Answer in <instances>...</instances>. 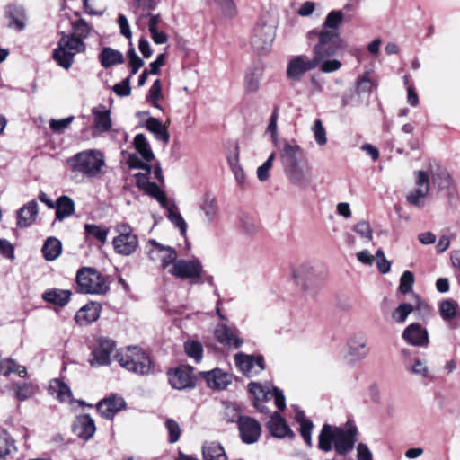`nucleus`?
Masks as SVG:
<instances>
[{
    "label": "nucleus",
    "mask_w": 460,
    "mask_h": 460,
    "mask_svg": "<svg viewBox=\"0 0 460 460\" xmlns=\"http://www.w3.org/2000/svg\"><path fill=\"white\" fill-rule=\"evenodd\" d=\"M312 58L301 54L293 57L288 63L287 76L289 80L299 82L304 75L315 68H320L323 73H332L341 67V62L332 58V55L322 47L313 42Z\"/></svg>",
    "instance_id": "nucleus-1"
},
{
    "label": "nucleus",
    "mask_w": 460,
    "mask_h": 460,
    "mask_svg": "<svg viewBox=\"0 0 460 460\" xmlns=\"http://www.w3.org/2000/svg\"><path fill=\"white\" fill-rule=\"evenodd\" d=\"M66 164L75 177L93 180L104 173L105 155L99 149L81 151L67 158Z\"/></svg>",
    "instance_id": "nucleus-2"
},
{
    "label": "nucleus",
    "mask_w": 460,
    "mask_h": 460,
    "mask_svg": "<svg viewBox=\"0 0 460 460\" xmlns=\"http://www.w3.org/2000/svg\"><path fill=\"white\" fill-rule=\"evenodd\" d=\"M342 18L341 11L329 13L320 30H313L307 33L308 40L316 43L334 57L341 47L339 26Z\"/></svg>",
    "instance_id": "nucleus-3"
},
{
    "label": "nucleus",
    "mask_w": 460,
    "mask_h": 460,
    "mask_svg": "<svg viewBox=\"0 0 460 460\" xmlns=\"http://www.w3.org/2000/svg\"><path fill=\"white\" fill-rule=\"evenodd\" d=\"M118 363L125 369L138 376H148L154 373V365L142 349L128 347L115 355Z\"/></svg>",
    "instance_id": "nucleus-4"
},
{
    "label": "nucleus",
    "mask_w": 460,
    "mask_h": 460,
    "mask_svg": "<svg viewBox=\"0 0 460 460\" xmlns=\"http://www.w3.org/2000/svg\"><path fill=\"white\" fill-rule=\"evenodd\" d=\"M77 291L82 294L105 295L110 290L108 277L97 270L83 267L76 273Z\"/></svg>",
    "instance_id": "nucleus-5"
},
{
    "label": "nucleus",
    "mask_w": 460,
    "mask_h": 460,
    "mask_svg": "<svg viewBox=\"0 0 460 460\" xmlns=\"http://www.w3.org/2000/svg\"><path fill=\"white\" fill-rule=\"evenodd\" d=\"M84 49L85 44L75 34H63L58 48L53 52V58L60 66L68 69L74 62L75 56Z\"/></svg>",
    "instance_id": "nucleus-6"
},
{
    "label": "nucleus",
    "mask_w": 460,
    "mask_h": 460,
    "mask_svg": "<svg viewBox=\"0 0 460 460\" xmlns=\"http://www.w3.org/2000/svg\"><path fill=\"white\" fill-rule=\"evenodd\" d=\"M169 273L178 279H189L190 284H202L204 269L198 259L178 260L169 269Z\"/></svg>",
    "instance_id": "nucleus-7"
},
{
    "label": "nucleus",
    "mask_w": 460,
    "mask_h": 460,
    "mask_svg": "<svg viewBox=\"0 0 460 460\" xmlns=\"http://www.w3.org/2000/svg\"><path fill=\"white\" fill-rule=\"evenodd\" d=\"M233 416L228 418V422L237 421L241 439L245 444H253L260 438L261 427L260 423L247 416H241L236 408L229 409Z\"/></svg>",
    "instance_id": "nucleus-8"
},
{
    "label": "nucleus",
    "mask_w": 460,
    "mask_h": 460,
    "mask_svg": "<svg viewBox=\"0 0 460 460\" xmlns=\"http://www.w3.org/2000/svg\"><path fill=\"white\" fill-rule=\"evenodd\" d=\"M414 175L415 187L407 193L406 200L409 204L422 208L430 190L429 175L421 170L414 172Z\"/></svg>",
    "instance_id": "nucleus-9"
},
{
    "label": "nucleus",
    "mask_w": 460,
    "mask_h": 460,
    "mask_svg": "<svg viewBox=\"0 0 460 460\" xmlns=\"http://www.w3.org/2000/svg\"><path fill=\"white\" fill-rule=\"evenodd\" d=\"M279 159L283 171L306 162L304 150L295 140L285 141L282 144L279 149Z\"/></svg>",
    "instance_id": "nucleus-10"
},
{
    "label": "nucleus",
    "mask_w": 460,
    "mask_h": 460,
    "mask_svg": "<svg viewBox=\"0 0 460 460\" xmlns=\"http://www.w3.org/2000/svg\"><path fill=\"white\" fill-rule=\"evenodd\" d=\"M292 277L304 290H310L318 286L320 279L314 268L309 263H302L291 270Z\"/></svg>",
    "instance_id": "nucleus-11"
},
{
    "label": "nucleus",
    "mask_w": 460,
    "mask_h": 460,
    "mask_svg": "<svg viewBox=\"0 0 460 460\" xmlns=\"http://www.w3.org/2000/svg\"><path fill=\"white\" fill-rule=\"evenodd\" d=\"M274 39L273 28L269 25H257L253 29L251 37V46L252 49L262 54L269 50Z\"/></svg>",
    "instance_id": "nucleus-12"
},
{
    "label": "nucleus",
    "mask_w": 460,
    "mask_h": 460,
    "mask_svg": "<svg viewBox=\"0 0 460 460\" xmlns=\"http://www.w3.org/2000/svg\"><path fill=\"white\" fill-rule=\"evenodd\" d=\"M234 361L238 369L247 376H253L265 368L262 356H252L244 353H237Z\"/></svg>",
    "instance_id": "nucleus-13"
},
{
    "label": "nucleus",
    "mask_w": 460,
    "mask_h": 460,
    "mask_svg": "<svg viewBox=\"0 0 460 460\" xmlns=\"http://www.w3.org/2000/svg\"><path fill=\"white\" fill-rule=\"evenodd\" d=\"M402 340L413 347L426 348L429 344L428 330L419 323L409 324L402 333Z\"/></svg>",
    "instance_id": "nucleus-14"
},
{
    "label": "nucleus",
    "mask_w": 460,
    "mask_h": 460,
    "mask_svg": "<svg viewBox=\"0 0 460 460\" xmlns=\"http://www.w3.org/2000/svg\"><path fill=\"white\" fill-rule=\"evenodd\" d=\"M148 255L151 260H155V255H157L158 259L161 261V268L166 269L169 265L174 264L177 261V252L174 248L171 246H165L155 240L148 241Z\"/></svg>",
    "instance_id": "nucleus-15"
},
{
    "label": "nucleus",
    "mask_w": 460,
    "mask_h": 460,
    "mask_svg": "<svg viewBox=\"0 0 460 460\" xmlns=\"http://www.w3.org/2000/svg\"><path fill=\"white\" fill-rule=\"evenodd\" d=\"M193 367L181 366L173 371L168 372V378L172 388L182 390L195 386V377L192 374Z\"/></svg>",
    "instance_id": "nucleus-16"
},
{
    "label": "nucleus",
    "mask_w": 460,
    "mask_h": 460,
    "mask_svg": "<svg viewBox=\"0 0 460 460\" xmlns=\"http://www.w3.org/2000/svg\"><path fill=\"white\" fill-rule=\"evenodd\" d=\"M357 432L356 426H349L347 429H336L334 448L337 454L345 456L354 448Z\"/></svg>",
    "instance_id": "nucleus-17"
},
{
    "label": "nucleus",
    "mask_w": 460,
    "mask_h": 460,
    "mask_svg": "<svg viewBox=\"0 0 460 460\" xmlns=\"http://www.w3.org/2000/svg\"><path fill=\"white\" fill-rule=\"evenodd\" d=\"M288 181L299 189H306L312 183L311 168L307 162L284 171Z\"/></svg>",
    "instance_id": "nucleus-18"
},
{
    "label": "nucleus",
    "mask_w": 460,
    "mask_h": 460,
    "mask_svg": "<svg viewBox=\"0 0 460 460\" xmlns=\"http://www.w3.org/2000/svg\"><path fill=\"white\" fill-rule=\"evenodd\" d=\"M114 342L109 339L98 340L96 347L92 352L93 358L90 359L92 367L105 366L110 364L111 354L114 350Z\"/></svg>",
    "instance_id": "nucleus-19"
},
{
    "label": "nucleus",
    "mask_w": 460,
    "mask_h": 460,
    "mask_svg": "<svg viewBox=\"0 0 460 460\" xmlns=\"http://www.w3.org/2000/svg\"><path fill=\"white\" fill-rule=\"evenodd\" d=\"M126 407L124 399L116 394H111L97 403L98 412L104 418L111 420L116 413Z\"/></svg>",
    "instance_id": "nucleus-20"
},
{
    "label": "nucleus",
    "mask_w": 460,
    "mask_h": 460,
    "mask_svg": "<svg viewBox=\"0 0 460 460\" xmlns=\"http://www.w3.org/2000/svg\"><path fill=\"white\" fill-rule=\"evenodd\" d=\"M217 341L224 346L240 348L243 341L237 335V330L231 328L225 323H218L215 328Z\"/></svg>",
    "instance_id": "nucleus-21"
},
{
    "label": "nucleus",
    "mask_w": 460,
    "mask_h": 460,
    "mask_svg": "<svg viewBox=\"0 0 460 460\" xmlns=\"http://www.w3.org/2000/svg\"><path fill=\"white\" fill-rule=\"evenodd\" d=\"M208 385L210 388L223 390L232 382V376L219 368H215L211 371L201 372Z\"/></svg>",
    "instance_id": "nucleus-22"
},
{
    "label": "nucleus",
    "mask_w": 460,
    "mask_h": 460,
    "mask_svg": "<svg viewBox=\"0 0 460 460\" xmlns=\"http://www.w3.org/2000/svg\"><path fill=\"white\" fill-rule=\"evenodd\" d=\"M368 353L367 341L364 336L355 335L348 341V355L352 361L362 360Z\"/></svg>",
    "instance_id": "nucleus-23"
},
{
    "label": "nucleus",
    "mask_w": 460,
    "mask_h": 460,
    "mask_svg": "<svg viewBox=\"0 0 460 460\" xmlns=\"http://www.w3.org/2000/svg\"><path fill=\"white\" fill-rule=\"evenodd\" d=\"M94 420L89 415L78 416L73 423V431L80 438L90 439L95 433Z\"/></svg>",
    "instance_id": "nucleus-24"
},
{
    "label": "nucleus",
    "mask_w": 460,
    "mask_h": 460,
    "mask_svg": "<svg viewBox=\"0 0 460 460\" xmlns=\"http://www.w3.org/2000/svg\"><path fill=\"white\" fill-rule=\"evenodd\" d=\"M267 428L270 434L279 438H283L285 437L294 438L295 434L290 429L287 422L278 412H274L270 420L267 422Z\"/></svg>",
    "instance_id": "nucleus-25"
},
{
    "label": "nucleus",
    "mask_w": 460,
    "mask_h": 460,
    "mask_svg": "<svg viewBox=\"0 0 460 460\" xmlns=\"http://www.w3.org/2000/svg\"><path fill=\"white\" fill-rule=\"evenodd\" d=\"M38 213L37 201L31 200L17 211V226L20 228L30 226L36 220Z\"/></svg>",
    "instance_id": "nucleus-26"
},
{
    "label": "nucleus",
    "mask_w": 460,
    "mask_h": 460,
    "mask_svg": "<svg viewBox=\"0 0 460 460\" xmlns=\"http://www.w3.org/2000/svg\"><path fill=\"white\" fill-rule=\"evenodd\" d=\"M18 453L15 439L6 431H0V460H15Z\"/></svg>",
    "instance_id": "nucleus-27"
},
{
    "label": "nucleus",
    "mask_w": 460,
    "mask_h": 460,
    "mask_svg": "<svg viewBox=\"0 0 460 460\" xmlns=\"http://www.w3.org/2000/svg\"><path fill=\"white\" fill-rule=\"evenodd\" d=\"M112 243L117 253L128 256L137 250L138 238L136 234L117 236Z\"/></svg>",
    "instance_id": "nucleus-28"
},
{
    "label": "nucleus",
    "mask_w": 460,
    "mask_h": 460,
    "mask_svg": "<svg viewBox=\"0 0 460 460\" xmlns=\"http://www.w3.org/2000/svg\"><path fill=\"white\" fill-rule=\"evenodd\" d=\"M262 77V68L260 66H250L244 76V90L246 93H255L260 88Z\"/></svg>",
    "instance_id": "nucleus-29"
},
{
    "label": "nucleus",
    "mask_w": 460,
    "mask_h": 460,
    "mask_svg": "<svg viewBox=\"0 0 460 460\" xmlns=\"http://www.w3.org/2000/svg\"><path fill=\"white\" fill-rule=\"evenodd\" d=\"M204 460H227L224 447L217 441H206L202 447Z\"/></svg>",
    "instance_id": "nucleus-30"
},
{
    "label": "nucleus",
    "mask_w": 460,
    "mask_h": 460,
    "mask_svg": "<svg viewBox=\"0 0 460 460\" xmlns=\"http://www.w3.org/2000/svg\"><path fill=\"white\" fill-rule=\"evenodd\" d=\"M55 208L56 219L63 221L74 214L75 202L70 197L63 195L57 199Z\"/></svg>",
    "instance_id": "nucleus-31"
},
{
    "label": "nucleus",
    "mask_w": 460,
    "mask_h": 460,
    "mask_svg": "<svg viewBox=\"0 0 460 460\" xmlns=\"http://www.w3.org/2000/svg\"><path fill=\"white\" fill-rule=\"evenodd\" d=\"M200 209L204 213L205 221L211 224L217 216L218 206L216 197L207 193L200 201Z\"/></svg>",
    "instance_id": "nucleus-32"
},
{
    "label": "nucleus",
    "mask_w": 460,
    "mask_h": 460,
    "mask_svg": "<svg viewBox=\"0 0 460 460\" xmlns=\"http://www.w3.org/2000/svg\"><path fill=\"white\" fill-rule=\"evenodd\" d=\"M71 295L69 290L51 288L42 294V299L50 304L65 306L69 302Z\"/></svg>",
    "instance_id": "nucleus-33"
},
{
    "label": "nucleus",
    "mask_w": 460,
    "mask_h": 460,
    "mask_svg": "<svg viewBox=\"0 0 460 460\" xmlns=\"http://www.w3.org/2000/svg\"><path fill=\"white\" fill-rule=\"evenodd\" d=\"M99 60L104 68H109L112 66L122 64L124 58L120 51L105 47L99 55Z\"/></svg>",
    "instance_id": "nucleus-34"
},
{
    "label": "nucleus",
    "mask_w": 460,
    "mask_h": 460,
    "mask_svg": "<svg viewBox=\"0 0 460 460\" xmlns=\"http://www.w3.org/2000/svg\"><path fill=\"white\" fill-rule=\"evenodd\" d=\"M99 316L100 305L98 304H87L76 313L75 318L77 322L88 324L96 321Z\"/></svg>",
    "instance_id": "nucleus-35"
},
{
    "label": "nucleus",
    "mask_w": 460,
    "mask_h": 460,
    "mask_svg": "<svg viewBox=\"0 0 460 460\" xmlns=\"http://www.w3.org/2000/svg\"><path fill=\"white\" fill-rule=\"evenodd\" d=\"M61 242L56 237H49L41 248L43 257L49 261L56 260L61 254Z\"/></svg>",
    "instance_id": "nucleus-36"
},
{
    "label": "nucleus",
    "mask_w": 460,
    "mask_h": 460,
    "mask_svg": "<svg viewBox=\"0 0 460 460\" xmlns=\"http://www.w3.org/2000/svg\"><path fill=\"white\" fill-rule=\"evenodd\" d=\"M336 429L329 424H324L319 435L318 447L324 452H330L332 449V445L335 443Z\"/></svg>",
    "instance_id": "nucleus-37"
},
{
    "label": "nucleus",
    "mask_w": 460,
    "mask_h": 460,
    "mask_svg": "<svg viewBox=\"0 0 460 460\" xmlns=\"http://www.w3.org/2000/svg\"><path fill=\"white\" fill-rule=\"evenodd\" d=\"M248 388L253 396L254 407L262 413H269V408L266 405H261V399H265V391L268 386H262L260 383L251 382L248 385Z\"/></svg>",
    "instance_id": "nucleus-38"
},
{
    "label": "nucleus",
    "mask_w": 460,
    "mask_h": 460,
    "mask_svg": "<svg viewBox=\"0 0 460 460\" xmlns=\"http://www.w3.org/2000/svg\"><path fill=\"white\" fill-rule=\"evenodd\" d=\"M146 127L150 132L155 134L156 139L164 142V144L169 142L170 135L166 127L164 126L158 119L150 117L146 122Z\"/></svg>",
    "instance_id": "nucleus-39"
},
{
    "label": "nucleus",
    "mask_w": 460,
    "mask_h": 460,
    "mask_svg": "<svg viewBox=\"0 0 460 460\" xmlns=\"http://www.w3.org/2000/svg\"><path fill=\"white\" fill-rule=\"evenodd\" d=\"M49 391L51 394H56L60 402H69L71 400L72 393L69 386L58 379L50 382Z\"/></svg>",
    "instance_id": "nucleus-40"
},
{
    "label": "nucleus",
    "mask_w": 460,
    "mask_h": 460,
    "mask_svg": "<svg viewBox=\"0 0 460 460\" xmlns=\"http://www.w3.org/2000/svg\"><path fill=\"white\" fill-rule=\"evenodd\" d=\"M93 113L94 115V129L99 133L109 131L111 128L110 111L105 109L103 111L93 109Z\"/></svg>",
    "instance_id": "nucleus-41"
},
{
    "label": "nucleus",
    "mask_w": 460,
    "mask_h": 460,
    "mask_svg": "<svg viewBox=\"0 0 460 460\" xmlns=\"http://www.w3.org/2000/svg\"><path fill=\"white\" fill-rule=\"evenodd\" d=\"M459 311L457 302L453 299H445L440 302L439 313L444 321L453 320Z\"/></svg>",
    "instance_id": "nucleus-42"
},
{
    "label": "nucleus",
    "mask_w": 460,
    "mask_h": 460,
    "mask_svg": "<svg viewBox=\"0 0 460 460\" xmlns=\"http://www.w3.org/2000/svg\"><path fill=\"white\" fill-rule=\"evenodd\" d=\"M134 145L136 150L141 155L144 160L150 162L155 158L154 153L143 134H137L135 137Z\"/></svg>",
    "instance_id": "nucleus-43"
},
{
    "label": "nucleus",
    "mask_w": 460,
    "mask_h": 460,
    "mask_svg": "<svg viewBox=\"0 0 460 460\" xmlns=\"http://www.w3.org/2000/svg\"><path fill=\"white\" fill-rule=\"evenodd\" d=\"M432 181L434 184L441 190L449 189L453 184V179L450 173L444 168L438 167L436 171H432Z\"/></svg>",
    "instance_id": "nucleus-44"
},
{
    "label": "nucleus",
    "mask_w": 460,
    "mask_h": 460,
    "mask_svg": "<svg viewBox=\"0 0 460 460\" xmlns=\"http://www.w3.org/2000/svg\"><path fill=\"white\" fill-rule=\"evenodd\" d=\"M412 312L413 306L411 304L402 303L392 312L391 317L396 323H403Z\"/></svg>",
    "instance_id": "nucleus-45"
},
{
    "label": "nucleus",
    "mask_w": 460,
    "mask_h": 460,
    "mask_svg": "<svg viewBox=\"0 0 460 460\" xmlns=\"http://www.w3.org/2000/svg\"><path fill=\"white\" fill-rule=\"evenodd\" d=\"M186 354L193 358L195 362H199L202 358L203 347L200 342L196 341H188L184 344Z\"/></svg>",
    "instance_id": "nucleus-46"
},
{
    "label": "nucleus",
    "mask_w": 460,
    "mask_h": 460,
    "mask_svg": "<svg viewBox=\"0 0 460 460\" xmlns=\"http://www.w3.org/2000/svg\"><path fill=\"white\" fill-rule=\"evenodd\" d=\"M145 191L146 194L155 199L164 208H167L168 201L166 195L156 183L151 182L147 188L145 189Z\"/></svg>",
    "instance_id": "nucleus-47"
},
{
    "label": "nucleus",
    "mask_w": 460,
    "mask_h": 460,
    "mask_svg": "<svg viewBox=\"0 0 460 460\" xmlns=\"http://www.w3.org/2000/svg\"><path fill=\"white\" fill-rule=\"evenodd\" d=\"M86 234L93 236L96 240L104 243L107 240L109 230L93 224H86L84 226Z\"/></svg>",
    "instance_id": "nucleus-48"
},
{
    "label": "nucleus",
    "mask_w": 460,
    "mask_h": 460,
    "mask_svg": "<svg viewBox=\"0 0 460 460\" xmlns=\"http://www.w3.org/2000/svg\"><path fill=\"white\" fill-rule=\"evenodd\" d=\"M276 157V155L275 153H271L270 155V156L268 157V159L261 165L257 168V172H256V174H257V178L259 179L260 181H266L269 178H270V168L272 167V164H273V161Z\"/></svg>",
    "instance_id": "nucleus-49"
},
{
    "label": "nucleus",
    "mask_w": 460,
    "mask_h": 460,
    "mask_svg": "<svg viewBox=\"0 0 460 460\" xmlns=\"http://www.w3.org/2000/svg\"><path fill=\"white\" fill-rule=\"evenodd\" d=\"M373 87V83L367 76L359 77L357 81L355 89L358 98L362 100L363 96H369Z\"/></svg>",
    "instance_id": "nucleus-50"
},
{
    "label": "nucleus",
    "mask_w": 460,
    "mask_h": 460,
    "mask_svg": "<svg viewBox=\"0 0 460 460\" xmlns=\"http://www.w3.org/2000/svg\"><path fill=\"white\" fill-rule=\"evenodd\" d=\"M413 283V273L409 270H406L402 273V275L400 278V284L398 289L402 294H408L412 291Z\"/></svg>",
    "instance_id": "nucleus-51"
},
{
    "label": "nucleus",
    "mask_w": 460,
    "mask_h": 460,
    "mask_svg": "<svg viewBox=\"0 0 460 460\" xmlns=\"http://www.w3.org/2000/svg\"><path fill=\"white\" fill-rule=\"evenodd\" d=\"M73 30H74V32L72 34H75V37H78L79 39H81L83 40L84 39H86L89 36V34L92 31V28L86 22L85 20L80 19L77 22L73 23Z\"/></svg>",
    "instance_id": "nucleus-52"
},
{
    "label": "nucleus",
    "mask_w": 460,
    "mask_h": 460,
    "mask_svg": "<svg viewBox=\"0 0 460 460\" xmlns=\"http://www.w3.org/2000/svg\"><path fill=\"white\" fill-rule=\"evenodd\" d=\"M167 210H168L167 217H168L169 220L176 227H178L180 229L181 234H185L186 230H187V224H186L185 220L183 219V217H181V215L178 211L173 210L172 208H169L168 207H167Z\"/></svg>",
    "instance_id": "nucleus-53"
},
{
    "label": "nucleus",
    "mask_w": 460,
    "mask_h": 460,
    "mask_svg": "<svg viewBox=\"0 0 460 460\" xmlns=\"http://www.w3.org/2000/svg\"><path fill=\"white\" fill-rule=\"evenodd\" d=\"M165 427L169 433V442L175 443L179 440L181 436V428L177 421L172 419H167Z\"/></svg>",
    "instance_id": "nucleus-54"
},
{
    "label": "nucleus",
    "mask_w": 460,
    "mask_h": 460,
    "mask_svg": "<svg viewBox=\"0 0 460 460\" xmlns=\"http://www.w3.org/2000/svg\"><path fill=\"white\" fill-rule=\"evenodd\" d=\"M312 130L314 132V140L318 145L323 146L327 143L326 131L321 119L314 120Z\"/></svg>",
    "instance_id": "nucleus-55"
},
{
    "label": "nucleus",
    "mask_w": 460,
    "mask_h": 460,
    "mask_svg": "<svg viewBox=\"0 0 460 460\" xmlns=\"http://www.w3.org/2000/svg\"><path fill=\"white\" fill-rule=\"evenodd\" d=\"M74 120V116H69L67 118L62 119H51L49 122V128L56 133H62L65 129H66L72 121Z\"/></svg>",
    "instance_id": "nucleus-56"
},
{
    "label": "nucleus",
    "mask_w": 460,
    "mask_h": 460,
    "mask_svg": "<svg viewBox=\"0 0 460 460\" xmlns=\"http://www.w3.org/2000/svg\"><path fill=\"white\" fill-rule=\"evenodd\" d=\"M354 231L362 238L371 241L373 238L371 226L367 222L362 220L354 226Z\"/></svg>",
    "instance_id": "nucleus-57"
},
{
    "label": "nucleus",
    "mask_w": 460,
    "mask_h": 460,
    "mask_svg": "<svg viewBox=\"0 0 460 460\" xmlns=\"http://www.w3.org/2000/svg\"><path fill=\"white\" fill-rule=\"evenodd\" d=\"M376 257L379 271L383 274L388 273L391 269V262L385 258L382 249L376 251Z\"/></svg>",
    "instance_id": "nucleus-58"
},
{
    "label": "nucleus",
    "mask_w": 460,
    "mask_h": 460,
    "mask_svg": "<svg viewBox=\"0 0 460 460\" xmlns=\"http://www.w3.org/2000/svg\"><path fill=\"white\" fill-rule=\"evenodd\" d=\"M240 222L243 231L248 234H253L256 233L258 226L255 220L246 215H243L240 217Z\"/></svg>",
    "instance_id": "nucleus-59"
},
{
    "label": "nucleus",
    "mask_w": 460,
    "mask_h": 460,
    "mask_svg": "<svg viewBox=\"0 0 460 460\" xmlns=\"http://www.w3.org/2000/svg\"><path fill=\"white\" fill-rule=\"evenodd\" d=\"M277 120H278V109L275 108L273 112H272V114H271V116H270V122H269V125L267 127V132L270 133L271 139H272L274 144H276L277 141H278Z\"/></svg>",
    "instance_id": "nucleus-60"
},
{
    "label": "nucleus",
    "mask_w": 460,
    "mask_h": 460,
    "mask_svg": "<svg viewBox=\"0 0 460 460\" xmlns=\"http://www.w3.org/2000/svg\"><path fill=\"white\" fill-rule=\"evenodd\" d=\"M130 79L129 77L124 79L121 83L116 84L113 86L114 93L120 96V97H126L130 95L131 88H130Z\"/></svg>",
    "instance_id": "nucleus-61"
},
{
    "label": "nucleus",
    "mask_w": 460,
    "mask_h": 460,
    "mask_svg": "<svg viewBox=\"0 0 460 460\" xmlns=\"http://www.w3.org/2000/svg\"><path fill=\"white\" fill-rule=\"evenodd\" d=\"M411 372L414 375L420 376L424 378H429L433 379L432 376L429 375V367L426 366V364L421 360H416L411 367Z\"/></svg>",
    "instance_id": "nucleus-62"
},
{
    "label": "nucleus",
    "mask_w": 460,
    "mask_h": 460,
    "mask_svg": "<svg viewBox=\"0 0 460 460\" xmlns=\"http://www.w3.org/2000/svg\"><path fill=\"white\" fill-rule=\"evenodd\" d=\"M362 102V100L358 97L355 90L346 91L341 98V103L343 106L347 105H357Z\"/></svg>",
    "instance_id": "nucleus-63"
},
{
    "label": "nucleus",
    "mask_w": 460,
    "mask_h": 460,
    "mask_svg": "<svg viewBox=\"0 0 460 460\" xmlns=\"http://www.w3.org/2000/svg\"><path fill=\"white\" fill-rule=\"evenodd\" d=\"M34 394V389L31 385L23 384L17 387L16 397L20 401H24L31 398Z\"/></svg>",
    "instance_id": "nucleus-64"
}]
</instances>
